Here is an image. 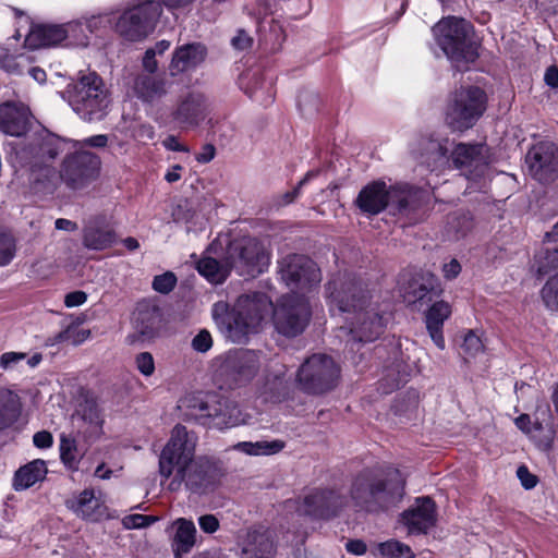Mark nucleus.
Returning <instances> with one entry per match:
<instances>
[{
	"instance_id": "obj_11",
	"label": "nucleus",
	"mask_w": 558,
	"mask_h": 558,
	"mask_svg": "<svg viewBox=\"0 0 558 558\" xmlns=\"http://www.w3.org/2000/svg\"><path fill=\"white\" fill-rule=\"evenodd\" d=\"M280 280L291 290L290 294L304 295L311 292L320 280V270L316 264L304 255L290 254L278 262Z\"/></svg>"
},
{
	"instance_id": "obj_42",
	"label": "nucleus",
	"mask_w": 558,
	"mask_h": 558,
	"mask_svg": "<svg viewBox=\"0 0 558 558\" xmlns=\"http://www.w3.org/2000/svg\"><path fill=\"white\" fill-rule=\"evenodd\" d=\"M63 25L65 31V45L75 47H86L89 43V33L86 32L85 19L68 22Z\"/></svg>"
},
{
	"instance_id": "obj_57",
	"label": "nucleus",
	"mask_w": 558,
	"mask_h": 558,
	"mask_svg": "<svg viewBox=\"0 0 558 558\" xmlns=\"http://www.w3.org/2000/svg\"><path fill=\"white\" fill-rule=\"evenodd\" d=\"M143 74H156L159 63L153 50H146L142 59Z\"/></svg>"
},
{
	"instance_id": "obj_21",
	"label": "nucleus",
	"mask_w": 558,
	"mask_h": 558,
	"mask_svg": "<svg viewBox=\"0 0 558 558\" xmlns=\"http://www.w3.org/2000/svg\"><path fill=\"white\" fill-rule=\"evenodd\" d=\"M207 56V49L203 44L192 43L179 46L172 52L168 71L174 77L182 73L192 71L201 65Z\"/></svg>"
},
{
	"instance_id": "obj_53",
	"label": "nucleus",
	"mask_w": 558,
	"mask_h": 558,
	"mask_svg": "<svg viewBox=\"0 0 558 558\" xmlns=\"http://www.w3.org/2000/svg\"><path fill=\"white\" fill-rule=\"evenodd\" d=\"M317 174L318 171H308L292 191L286 192L284 194L281 195L279 204L288 205L292 203L300 195L301 189Z\"/></svg>"
},
{
	"instance_id": "obj_32",
	"label": "nucleus",
	"mask_w": 558,
	"mask_h": 558,
	"mask_svg": "<svg viewBox=\"0 0 558 558\" xmlns=\"http://www.w3.org/2000/svg\"><path fill=\"white\" fill-rule=\"evenodd\" d=\"M228 364L232 368L235 379L240 383H246L257 374L262 359L260 354L255 351L240 350L229 355Z\"/></svg>"
},
{
	"instance_id": "obj_49",
	"label": "nucleus",
	"mask_w": 558,
	"mask_h": 558,
	"mask_svg": "<svg viewBox=\"0 0 558 558\" xmlns=\"http://www.w3.org/2000/svg\"><path fill=\"white\" fill-rule=\"evenodd\" d=\"M24 360H26L25 352H4L0 355V369L3 372L21 371Z\"/></svg>"
},
{
	"instance_id": "obj_26",
	"label": "nucleus",
	"mask_w": 558,
	"mask_h": 558,
	"mask_svg": "<svg viewBox=\"0 0 558 558\" xmlns=\"http://www.w3.org/2000/svg\"><path fill=\"white\" fill-rule=\"evenodd\" d=\"M286 366L268 368L257 383V395L265 402H278L287 390Z\"/></svg>"
},
{
	"instance_id": "obj_14",
	"label": "nucleus",
	"mask_w": 558,
	"mask_h": 558,
	"mask_svg": "<svg viewBox=\"0 0 558 558\" xmlns=\"http://www.w3.org/2000/svg\"><path fill=\"white\" fill-rule=\"evenodd\" d=\"M100 169L99 158L86 150H75L62 166L61 178L73 189H81L94 181Z\"/></svg>"
},
{
	"instance_id": "obj_36",
	"label": "nucleus",
	"mask_w": 558,
	"mask_h": 558,
	"mask_svg": "<svg viewBox=\"0 0 558 558\" xmlns=\"http://www.w3.org/2000/svg\"><path fill=\"white\" fill-rule=\"evenodd\" d=\"M47 465L44 460L36 459L21 466L14 475L13 486L15 490L27 489L47 475Z\"/></svg>"
},
{
	"instance_id": "obj_48",
	"label": "nucleus",
	"mask_w": 558,
	"mask_h": 558,
	"mask_svg": "<svg viewBox=\"0 0 558 558\" xmlns=\"http://www.w3.org/2000/svg\"><path fill=\"white\" fill-rule=\"evenodd\" d=\"M89 335H90L89 330H86V329L77 330V329L73 328L72 326H69L66 329L58 332L52 338L51 344H57V343L69 341L72 344L77 345V344L84 342L89 337Z\"/></svg>"
},
{
	"instance_id": "obj_59",
	"label": "nucleus",
	"mask_w": 558,
	"mask_h": 558,
	"mask_svg": "<svg viewBox=\"0 0 558 558\" xmlns=\"http://www.w3.org/2000/svg\"><path fill=\"white\" fill-rule=\"evenodd\" d=\"M517 475L522 484V486L526 489L534 488L537 484V478L534 474H532L529 469L524 465H521L517 470Z\"/></svg>"
},
{
	"instance_id": "obj_51",
	"label": "nucleus",
	"mask_w": 558,
	"mask_h": 558,
	"mask_svg": "<svg viewBox=\"0 0 558 558\" xmlns=\"http://www.w3.org/2000/svg\"><path fill=\"white\" fill-rule=\"evenodd\" d=\"M134 364L136 369L145 377H150L155 373V360L151 353L141 352L135 355Z\"/></svg>"
},
{
	"instance_id": "obj_55",
	"label": "nucleus",
	"mask_w": 558,
	"mask_h": 558,
	"mask_svg": "<svg viewBox=\"0 0 558 558\" xmlns=\"http://www.w3.org/2000/svg\"><path fill=\"white\" fill-rule=\"evenodd\" d=\"M155 521V518L143 515V514H132L124 518L123 523L128 529H141L148 526L151 522Z\"/></svg>"
},
{
	"instance_id": "obj_43",
	"label": "nucleus",
	"mask_w": 558,
	"mask_h": 558,
	"mask_svg": "<svg viewBox=\"0 0 558 558\" xmlns=\"http://www.w3.org/2000/svg\"><path fill=\"white\" fill-rule=\"evenodd\" d=\"M373 555L387 558H414L409 546L395 539L377 544Z\"/></svg>"
},
{
	"instance_id": "obj_4",
	"label": "nucleus",
	"mask_w": 558,
	"mask_h": 558,
	"mask_svg": "<svg viewBox=\"0 0 558 558\" xmlns=\"http://www.w3.org/2000/svg\"><path fill=\"white\" fill-rule=\"evenodd\" d=\"M72 110L85 122L104 120L111 105V97L102 78L96 72L80 73L64 92Z\"/></svg>"
},
{
	"instance_id": "obj_13",
	"label": "nucleus",
	"mask_w": 558,
	"mask_h": 558,
	"mask_svg": "<svg viewBox=\"0 0 558 558\" xmlns=\"http://www.w3.org/2000/svg\"><path fill=\"white\" fill-rule=\"evenodd\" d=\"M410 191L402 186H388L384 181H375L364 186L355 205L367 215H377L388 205L396 206L398 211L408 207Z\"/></svg>"
},
{
	"instance_id": "obj_64",
	"label": "nucleus",
	"mask_w": 558,
	"mask_h": 558,
	"mask_svg": "<svg viewBox=\"0 0 558 558\" xmlns=\"http://www.w3.org/2000/svg\"><path fill=\"white\" fill-rule=\"evenodd\" d=\"M545 83L551 88H558V68L549 66L544 75Z\"/></svg>"
},
{
	"instance_id": "obj_10",
	"label": "nucleus",
	"mask_w": 558,
	"mask_h": 558,
	"mask_svg": "<svg viewBox=\"0 0 558 558\" xmlns=\"http://www.w3.org/2000/svg\"><path fill=\"white\" fill-rule=\"evenodd\" d=\"M340 377V367L327 354H313L301 365L298 381L310 393H324L333 389Z\"/></svg>"
},
{
	"instance_id": "obj_18",
	"label": "nucleus",
	"mask_w": 558,
	"mask_h": 558,
	"mask_svg": "<svg viewBox=\"0 0 558 558\" xmlns=\"http://www.w3.org/2000/svg\"><path fill=\"white\" fill-rule=\"evenodd\" d=\"M182 478L179 480V489L185 485L193 493H203L216 482V468L205 458H194Z\"/></svg>"
},
{
	"instance_id": "obj_23",
	"label": "nucleus",
	"mask_w": 558,
	"mask_h": 558,
	"mask_svg": "<svg viewBox=\"0 0 558 558\" xmlns=\"http://www.w3.org/2000/svg\"><path fill=\"white\" fill-rule=\"evenodd\" d=\"M209 105L202 94H189L178 105L173 112V119L185 126L198 125L208 114Z\"/></svg>"
},
{
	"instance_id": "obj_30",
	"label": "nucleus",
	"mask_w": 558,
	"mask_h": 558,
	"mask_svg": "<svg viewBox=\"0 0 558 558\" xmlns=\"http://www.w3.org/2000/svg\"><path fill=\"white\" fill-rule=\"evenodd\" d=\"M68 507L80 518L98 521L106 514V507L94 490L85 489L76 497L68 500Z\"/></svg>"
},
{
	"instance_id": "obj_34",
	"label": "nucleus",
	"mask_w": 558,
	"mask_h": 558,
	"mask_svg": "<svg viewBox=\"0 0 558 558\" xmlns=\"http://www.w3.org/2000/svg\"><path fill=\"white\" fill-rule=\"evenodd\" d=\"M22 413L20 396L8 388H0V430L12 426Z\"/></svg>"
},
{
	"instance_id": "obj_46",
	"label": "nucleus",
	"mask_w": 558,
	"mask_h": 558,
	"mask_svg": "<svg viewBox=\"0 0 558 558\" xmlns=\"http://www.w3.org/2000/svg\"><path fill=\"white\" fill-rule=\"evenodd\" d=\"M116 17L113 12H102L89 17H85V26L88 33L93 34L96 32L105 31L110 27H114Z\"/></svg>"
},
{
	"instance_id": "obj_41",
	"label": "nucleus",
	"mask_w": 558,
	"mask_h": 558,
	"mask_svg": "<svg viewBox=\"0 0 558 558\" xmlns=\"http://www.w3.org/2000/svg\"><path fill=\"white\" fill-rule=\"evenodd\" d=\"M534 267L539 275H546L558 269V247L545 244L534 257Z\"/></svg>"
},
{
	"instance_id": "obj_29",
	"label": "nucleus",
	"mask_w": 558,
	"mask_h": 558,
	"mask_svg": "<svg viewBox=\"0 0 558 558\" xmlns=\"http://www.w3.org/2000/svg\"><path fill=\"white\" fill-rule=\"evenodd\" d=\"M440 292L438 279L433 274H416L404 291V300L412 304L430 301L434 295H438Z\"/></svg>"
},
{
	"instance_id": "obj_60",
	"label": "nucleus",
	"mask_w": 558,
	"mask_h": 558,
	"mask_svg": "<svg viewBox=\"0 0 558 558\" xmlns=\"http://www.w3.org/2000/svg\"><path fill=\"white\" fill-rule=\"evenodd\" d=\"M87 301V294L84 291H73L65 295L64 305L69 308L83 305Z\"/></svg>"
},
{
	"instance_id": "obj_5",
	"label": "nucleus",
	"mask_w": 558,
	"mask_h": 558,
	"mask_svg": "<svg viewBox=\"0 0 558 558\" xmlns=\"http://www.w3.org/2000/svg\"><path fill=\"white\" fill-rule=\"evenodd\" d=\"M197 437L182 425H175L170 439L159 456L158 469L162 480H169L168 488L179 490V480L195 458Z\"/></svg>"
},
{
	"instance_id": "obj_9",
	"label": "nucleus",
	"mask_w": 558,
	"mask_h": 558,
	"mask_svg": "<svg viewBox=\"0 0 558 558\" xmlns=\"http://www.w3.org/2000/svg\"><path fill=\"white\" fill-rule=\"evenodd\" d=\"M485 110V94L474 86L454 92L446 110V123L452 131L463 132L472 128Z\"/></svg>"
},
{
	"instance_id": "obj_39",
	"label": "nucleus",
	"mask_w": 558,
	"mask_h": 558,
	"mask_svg": "<svg viewBox=\"0 0 558 558\" xmlns=\"http://www.w3.org/2000/svg\"><path fill=\"white\" fill-rule=\"evenodd\" d=\"M231 268L229 260L227 264H221L213 257H203L196 265L198 272L214 284L222 283Z\"/></svg>"
},
{
	"instance_id": "obj_6",
	"label": "nucleus",
	"mask_w": 558,
	"mask_h": 558,
	"mask_svg": "<svg viewBox=\"0 0 558 558\" xmlns=\"http://www.w3.org/2000/svg\"><path fill=\"white\" fill-rule=\"evenodd\" d=\"M395 481L386 482L375 470H364L353 480L350 496L356 507L373 511L396 497L401 496L403 481L398 471H393Z\"/></svg>"
},
{
	"instance_id": "obj_63",
	"label": "nucleus",
	"mask_w": 558,
	"mask_h": 558,
	"mask_svg": "<svg viewBox=\"0 0 558 558\" xmlns=\"http://www.w3.org/2000/svg\"><path fill=\"white\" fill-rule=\"evenodd\" d=\"M216 148L211 144H206L202 147V150L196 155V160L199 163H207L215 158Z\"/></svg>"
},
{
	"instance_id": "obj_24",
	"label": "nucleus",
	"mask_w": 558,
	"mask_h": 558,
	"mask_svg": "<svg viewBox=\"0 0 558 558\" xmlns=\"http://www.w3.org/2000/svg\"><path fill=\"white\" fill-rule=\"evenodd\" d=\"M76 426L78 434L87 442H95L104 434V417L98 407L93 402H85L77 413Z\"/></svg>"
},
{
	"instance_id": "obj_27",
	"label": "nucleus",
	"mask_w": 558,
	"mask_h": 558,
	"mask_svg": "<svg viewBox=\"0 0 558 558\" xmlns=\"http://www.w3.org/2000/svg\"><path fill=\"white\" fill-rule=\"evenodd\" d=\"M170 83L162 74H138L133 84L135 95L145 102H155L165 97Z\"/></svg>"
},
{
	"instance_id": "obj_37",
	"label": "nucleus",
	"mask_w": 558,
	"mask_h": 558,
	"mask_svg": "<svg viewBox=\"0 0 558 558\" xmlns=\"http://www.w3.org/2000/svg\"><path fill=\"white\" fill-rule=\"evenodd\" d=\"M274 543L269 535L260 532H251L247 535V543L242 549L243 558H271Z\"/></svg>"
},
{
	"instance_id": "obj_56",
	"label": "nucleus",
	"mask_w": 558,
	"mask_h": 558,
	"mask_svg": "<svg viewBox=\"0 0 558 558\" xmlns=\"http://www.w3.org/2000/svg\"><path fill=\"white\" fill-rule=\"evenodd\" d=\"M108 144V136L105 134H97L75 143L76 150H84V146L102 148Z\"/></svg>"
},
{
	"instance_id": "obj_61",
	"label": "nucleus",
	"mask_w": 558,
	"mask_h": 558,
	"mask_svg": "<svg viewBox=\"0 0 558 558\" xmlns=\"http://www.w3.org/2000/svg\"><path fill=\"white\" fill-rule=\"evenodd\" d=\"M33 442L39 449H47L52 446L53 437L49 432L40 430L33 436Z\"/></svg>"
},
{
	"instance_id": "obj_38",
	"label": "nucleus",
	"mask_w": 558,
	"mask_h": 558,
	"mask_svg": "<svg viewBox=\"0 0 558 558\" xmlns=\"http://www.w3.org/2000/svg\"><path fill=\"white\" fill-rule=\"evenodd\" d=\"M286 447V442L281 439L258 440V441H240L232 446V449L246 456L260 457L274 456L279 453Z\"/></svg>"
},
{
	"instance_id": "obj_52",
	"label": "nucleus",
	"mask_w": 558,
	"mask_h": 558,
	"mask_svg": "<svg viewBox=\"0 0 558 558\" xmlns=\"http://www.w3.org/2000/svg\"><path fill=\"white\" fill-rule=\"evenodd\" d=\"M15 253L14 240L7 233H0V266L9 264Z\"/></svg>"
},
{
	"instance_id": "obj_20",
	"label": "nucleus",
	"mask_w": 558,
	"mask_h": 558,
	"mask_svg": "<svg viewBox=\"0 0 558 558\" xmlns=\"http://www.w3.org/2000/svg\"><path fill=\"white\" fill-rule=\"evenodd\" d=\"M118 240L112 223L105 217L89 220L83 230V245L92 251H105Z\"/></svg>"
},
{
	"instance_id": "obj_2",
	"label": "nucleus",
	"mask_w": 558,
	"mask_h": 558,
	"mask_svg": "<svg viewBox=\"0 0 558 558\" xmlns=\"http://www.w3.org/2000/svg\"><path fill=\"white\" fill-rule=\"evenodd\" d=\"M330 313L343 319L341 330L353 342H372L385 331L387 319L372 301L367 284L353 272L338 274L326 286Z\"/></svg>"
},
{
	"instance_id": "obj_28",
	"label": "nucleus",
	"mask_w": 558,
	"mask_h": 558,
	"mask_svg": "<svg viewBox=\"0 0 558 558\" xmlns=\"http://www.w3.org/2000/svg\"><path fill=\"white\" fill-rule=\"evenodd\" d=\"M32 60L26 53L13 56L9 49L0 46V68L9 74L21 75L25 71L39 84L46 82V72L38 66H31Z\"/></svg>"
},
{
	"instance_id": "obj_58",
	"label": "nucleus",
	"mask_w": 558,
	"mask_h": 558,
	"mask_svg": "<svg viewBox=\"0 0 558 558\" xmlns=\"http://www.w3.org/2000/svg\"><path fill=\"white\" fill-rule=\"evenodd\" d=\"M198 524L204 533L213 534L219 529V520L214 514H204L198 518Z\"/></svg>"
},
{
	"instance_id": "obj_45",
	"label": "nucleus",
	"mask_w": 558,
	"mask_h": 558,
	"mask_svg": "<svg viewBox=\"0 0 558 558\" xmlns=\"http://www.w3.org/2000/svg\"><path fill=\"white\" fill-rule=\"evenodd\" d=\"M541 299L548 310L558 312V272L545 282L541 290Z\"/></svg>"
},
{
	"instance_id": "obj_17",
	"label": "nucleus",
	"mask_w": 558,
	"mask_h": 558,
	"mask_svg": "<svg viewBox=\"0 0 558 558\" xmlns=\"http://www.w3.org/2000/svg\"><path fill=\"white\" fill-rule=\"evenodd\" d=\"M344 505L343 498L335 490H316L305 496L301 511L305 514L329 519Z\"/></svg>"
},
{
	"instance_id": "obj_62",
	"label": "nucleus",
	"mask_w": 558,
	"mask_h": 558,
	"mask_svg": "<svg viewBox=\"0 0 558 558\" xmlns=\"http://www.w3.org/2000/svg\"><path fill=\"white\" fill-rule=\"evenodd\" d=\"M231 44L235 49L244 50L251 47L252 38L244 31H239L232 38Z\"/></svg>"
},
{
	"instance_id": "obj_25",
	"label": "nucleus",
	"mask_w": 558,
	"mask_h": 558,
	"mask_svg": "<svg viewBox=\"0 0 558 558\" xmlns=\"http://www.w3.org/2000/svg\"><path fill=\"white\" fill-rule=\"evenodd\" d=\"M170 545L174 558H182L189 554L196 544L197 530L193 521L179 518L170 526Z\"/></svg>"
},
{
	"instance_id": "obj_40",
	"label": "nucleus",
	"mask_w": 558,
	"mask_h": 558,
	"mask_svg": "<svg viewBox=\"0 0 558 558\" xmlns=\"http://www.w3.org/2000/svg\"><path fill=\"white\" fill-rule=\"evenodd\" d=\"M159 324V313L153 307L137 308L134 313V327L144 338L154 337Z\"/></svg>"
},
{
	"instance_id": "obj_44",
	"label": "nucleus",
	"mask_w": 558,
	"mask_h": 558,
	"mask_svg": "<svg viewBox=\"0 0 558 558\" xmlns=\"http://www.w3.org/2000/svg\"><path fill=\"white\" fill-rule=\"evenodd\" d=\"M60 458L64 465L71 470H76L78 465L77 445L72 437L62 435L60 438Z\"/></svg>"
},
{
	"instance_id": "obj_15",
	"label": "nucleus",
	"mask_w": 558,
	"mask_h": 558,
	"mask_svg": "<svg viewBox=\"0 0 558 558\" xmlns=\"http://www.w3.org/2000/svg\"><path fill=\"white\" fill-rule=\"evenodd\" d=\"M530 174L542 183L554 181L558 177V148L554 143L535 144L525 158Z\"/></svg>"
},
{
	"instance_id": "obj_7",
	"label": "nucleus",
	"mask_w": 558,
	"mask_h": 558,
	"mask_svg": "<svg viewBox=\"0 0 558 558\" xmlns=\"http://www.w3.org/2000/svg\"><path fill=\"white\" fill-rule=\"evenodd\" d=\"M471 25L463 19L448 16L433 27L434 38L445 56L452 62H473L476 48L470 41Z\"/></svg>"
},
{
	"instance_id": "obj_3",
	"label": "nucleus",
	"mask_w": 558,
	"mask_h": 558,
	"mask_svg": "<svg viewBox=\"0 0 558 558\" xmlns=\"http://www.w3.org/2000/svg\"><path fill=\"white\" fill-rule=\"evenodd\" d=\"M179 409L191 420L217 429L250 424L252 415L236 402L210 392H196L180 400Z\"/></svg>"
},
{
	"instance_id": "obj_8",
	"label": "nucleus",
	"mask_w": 558,
	"mask_h": 558,
	"mask_svg": "<svg viewBox=\"0 0 558 558\" xmlns=\"http://www.w3.org/2000/svg\"><path fill=\"white\" fill-rule=\"evenodd\" d=\"M161 13L156 0H136L118 16L114 29L129 41L142 40L154 32Z\"/></svg>"
},
{
	"instance_id": "obj_1",
	"label": "nucleus",
	"mask_w": 558,
	"mask_h": 558,
	"mask_svg": "<svg viewBox=\"0 0 558 558\" xmlns=\"http://www.w3.org/2000/svg\"><path fill=\"white\" fill-rule=\"evenodd\" d=\"M271 313L278 332L295 337L303 332L310 322L308 299L304 295L287 294L274 307L264 293L241 295L219 324L229 340L243 343L262 329Z\"/></svg>"
},
{
	"instance_id": "obj_22",
	"label": "nucleus",
	"mask_w": 558,
	"mask_h": 558,
	"mask_svg": "<svg viewBox=\"0 0 558 558\" xmlns=\"http://www.w3.org/2000/svg\"><path fill=\"white\" fill-rule=\"evenodd\" d=\"M31 112L22 102L8 101L0 105V131L11 136H22L28 130Z\"/></svg>"
},
{
	"instance_id": "obj_35",
	"label": "nucleus",
	"mask_w": 558,
	"mask_h": 558,
	"mask_svg": "<svg viewBox=\"0 0 558 558\" xmlns=\"http://www.w3.org/2000/svg\"><path fill=\"white\" fill-rule=\"evenodd\" d=\"M514 424L521 432L529 435L542 450L548 451L551 448L555 434L553 429L544 430L538 422L532 423L527 414L518 416Z\"/></svg>"
},
{
	"instance_id": "obj_50",
	"label": "nucleus",
	"mask_w": 558,
	"mask_h": 558,
	"mask_svg": "<svg viewBox=\"0 0 558 558\" xmlns=\"http://www.w3.org/2000/svg\"><path fill=\"white\" fill-rule=\"evenodd\" d=\"M177 284V277L171 271L158 275L153 280V289L159 293L167 294L171 292Z\"/></svg>"
},
{
	"instance_id": "obj_19",
	"label": "nucleus",
	"mask_w": 558,
	"mask_h": 558,
	"mask_svg": "<svg viewBox=\"0 0 558 558\" xmlns=\"http://www.w3.org/2000/svg\"><path fill=\"white\" fill-rule=\"evenodd\" d=\"M410 533H426L436 523V506L429 497H418L402 514Z\"/></svg>"
},
{
	"instance_id": "obj_16",
	"label": "nucleus",
	"mask_w": 558,
	"mask_h": 558,
	"mask_svg": "<svg viewBox=\"0 0 558 558\" xmlns=\"http://www.w3.org/2000/svg\"><path fill=\"white\" fill-rule=\"evenodd\" d=\"M451 159L457 169L464 172L470 180L483 177L492 161L489 149L483 144L459 143L451 151Z\"/></svg>"
},
{
	"instance_id": "obj_54",
	"label": "nucleus",
	"mask_w": 558,
	"mask_h": 558,
	"mask_svg": "<svg viewBox=\"0 0 558 558\" xmlns=\"http://www.w3.org/2000/svg\"><path fill=\"white\" fill-rule=\"evenodd\" d=\"M213 347V338L208 330H201L192 340V348L196 352L205 353Z\"/></svg>"
},
{
	"instance_id": "obj_47",
	"label": "nucleus",
	"mask_w": 558,
	"mask_h": 558,
	"mask_svg": "<svg viewBox=\"0 0 558 558\" xmlns=\"http://www.w3.org/2000/svg\"><path fill=\"white\" fill-rule=\"evenodd\" d=\"M461 349L465 359L477 356L484 350L481 336L474 330H469L463 337Z\"/></svg>"
},
{
	"instance_id": "obj_31",
	"label": "nucleus",
	"mask_w": 558,
	"mask_h": 558,
	"mask_svg": "<svg viewBox=\"0 0 558 558\" xmlns=\"http://www.w3.org/2000/svg\"><path fill=\"white\" fill-rule=\"evenodd\" d=\"M65 40V31L62 24H37L32 26L25 38L29 49H39L58 46Z\"/></svg>"
},
{
	"instance_id": "obj_33",
	"label": "nucleus",
	"mask_w": 558,
	"mask_h": 558,
	"mask_svg": "<svg viewBox=\"0 0 558 558\" xmlns=\"http://www.w3.org/2000/svg\"><path fill=\"white\" fill-rule=\"evenodd\" d=\"M450 315L451 306L445 301L435 302L425 314L426 329L436 347L440 350L445 349L444 323Z\"/></svg>"
},
{
	"instance_id": "obj_12",
	"label": "nucleus",
	"mask_w": 558,
	"mask_h": 558,
	"mask_svg": "<svg viewBox=\"0 0 558 558\" xmlns=\"http://www.w3.org/2000/svg\"><path fill=\"white\" fill-rule=\"evenodd\" d=\"M228 260L240 276L255 277L268 268L270 253L265 242L243 238L230 244Z\"/></svg>"
}]
</instances>
